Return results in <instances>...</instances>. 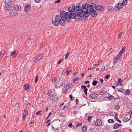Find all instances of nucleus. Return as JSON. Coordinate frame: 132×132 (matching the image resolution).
<instances>
[{
  "instance_id": "nucleus-1",
  "label": "nucleus",
  "mask_w": 132,
  "mask_h": 132,
  "mask_svg": "<svg viewBox=\"0 0 132 132\" xmlns=\"http://www.w3.org/2000/svg\"><path fill=\"white\" fill-rule=\"evenodd\" d=\"M93 5H89L87 3H83L82 5V8L79 6H74V8L73 9L76 11L77 14V17L78 19H80L81 18L86 16V14L87 12H89L94 9L95 5L94 4ZM72 8L69 9L70 10L72 11Z\"/></svg>"
},
{
  "instance_id": "nucleus-2",
  "label": "nucleus",
  "mask_w": 132,
  "mask_h": 132,
  "mask_svg": "<svg viewBox=\"0 0 132 132\" xmlns=\"http://www.w3.org/2000/svg\"><path fill=\"white\" fill-rule=\"evenodd\" d=\"M70 8H74V7H70L68 8V9L69 12H67L65 11H62L60 13V15L59 16L61 17V18H64V21L65 20L67 22H69L70 21V18L74 19L76 18L77 20H78V17H77V14H76V10L72 9V11L70 10L69 9Z\"/></svg>"
},
{
  "instance_id": "nucleus-3",
  "label": "nucleus",
  "mask_w": 132,
  "mask_h": 132,
  "mask_svg": "<svg viewBox=\"0 0 132 132\" xmlns=\"http://www.w3.org/2000/svg\"><path fill=\"white\" fill-rule=\"evenodd\" d=\"M55 19L52 21L53 24L55 26H58L60 24L62 26H64L65 24L64 19L61 18V17L59 15H56Z\"/></svg>"
},
{
  "instance_id": "nucleus-4",
  "label": "nucleus",
  "mask_w": 132,
  "mask_h": 132,
  "mask_svg": "<svg viewBox=\"0 0 132 132\" xmlns=\"http://www.w3.org/2000/svg\"><path fill=\"white\" fill-rule=\"evenodd\" d=\"M97 14V13L96 10H93L91 12H87L86 14V16L85 17H87L90 15H91V16L93 17L96 16Z\"/></svg>"
},
{
  "instance_id": "nucleus-5",
  "label": "nucleus",
  "mask_w": 132,
  "mask_h": 132,
  "mask_svg": "<svg viewBox=\"0 0 132 132\" xmlns=\"http://www.w3.org/2000/svg\"><path fill=\"white\" fill-rule=\"evenodd\" d=\"M131 116L130 113H128L125 115L123 119V121L125 122H127L129 120L131 119Z\"/></svg>"
},
{
  "instance_id": "nucleus-6",
  "label": "nucleus",
  "mask_w": 132,
  "mask_h": 132,
  "mask_svg": "<svg viewBox=\"0 0 132 132\" xmlns=\"http://www.w3.org/2000/svg\"><path fill=\"white\" fill-rule=\"evenodd\" d=\"M58 98L57 95L55 93L53 94L52 96H50L48 99L50 101H56Z\"/></svg>"
},
{
  "instance_id": "nucleus-7",
  "label": "nucleus",
  "mask_w": 132,
  "mask_h": 132,
  "mask_svg": "<svg viewBox=\"0 0 132 132\" xmlns=\"http://www.w3.org/2000/svg\"><path fill=\"white\" fill-rule=\"evenodd\" d=\"M63 83V81L61 79H59L55 84V88H57L60 87L62 85Z\"/></svg>"
},
{
  "instance_id": "nucleus-8",
  "label": "nucleus",
  "mask_w": 132,
  "mask_h": 132,
  "mask_svg": "<svg viewBox=\"0 0 132 132\" xmlns=\"http://www.w3.org/2000/svg\"><path fill=\"white\" fill-rule=\"evenodd\" d=\"M72 86V84L71 83L68 82L65 84L64 86V87L66 89L70 88Z\"/></svg>"
},
{
  "instance_id": "nucleus-9",
  "label": "nucleus",
  "mask_w": 132,
  "mask_h": 132,
  "mask_svg": "<svg viewBox=\"0 0 132 132\" xmlns=\"http://www.w3.org/2000/svg\"><path fill=\"white\" fill-rule=\"evenodd\" d=\"M42 57L43 55L42 54L38 55L34 59V61L36 63L38 62V61L42 58Z\"/></svg>"
},
{
  "instance_id": "nucleus-10",
  "label": "nucleus",
  "mask_w": 132,
  "mask_h": 132,
  "mask_svg": "<svg viewBox=\"0 0 132 132\" xmlns=\"http://www.w3.org/2000/svg\"><path fill=\"white\" fill-rule=\"evenodd\" d=\"M122 57V56L119 54L117 56L115 57V58L114 59L113 62L114 63H117V61L119 60Z\"/></svg>"
},
{
  "instance_id": "nucleus-11",
  "label": "nucleus",
  "mask_w": 132,
  "mask_h": 132,
  "mask_svg": "<svg viewBox=\"0 0 132 132\" xmlns=\"http://www.w3.org/2000/svg\"><path fill=\"white\" fill-rule=\"evenodd\" d=\"M18 53V52H17V51L16 50L12 52L10 55L12 57H14L17 56Z\"/></svg>"
},
{
  "instance_id": "nucleus-12",
  "label": "nucleus",
  "mask_w": 132,
  "mask_h": 132,
  "mask_svg": "<svg viewBox=\"0 0 132 132\" xmlns=\"http://www.w3.org/2000/svg\"><path fill=\"white\" fill-rule=\"evenodd\" d=\"M102 123L101 120L100 119H97L95 122V124L97 126H100L102 125Z\"/></svg>"
},
{
  "instance_id": "nucleus-13",
  "label": "nucleus",
  "mask_w": 132,
  "mask_h": 132,
  "mask_svg": "<svg viewBox=\"0 0 132 132\" xmlns=\"http://www.w3.org/2000/svg\"><path fill=\"white\" fill-rule=\"evenodd\" d=\"M98 96V94L97 93H93L90 95L89 97L91 99H94L96 98Z\"/></svg>"
},
{
  "instance_id": "nucleus-14",
  "label": "nucleus",
  "mask_w": 132,
  "mask_h": 132,
  "mask_svg": "<svg viewBox=\"0 0 132 132\" xmlns=\"http://www.w3.org/2000/svg\"><path fill=\"white\" fill-rule=\"evenodd\" d=\"M95 9L96 10L100 11L103 10V7L100 5H95Z\"/></svg>"
},
{
  "instance_id": "nucleus-15",
  "label": "nucleus",
  "mask_w": 132,
  "mask_h": 132,
  "mask_svg": "<svg viewBox=\"0 0 132 132\" xmlns=\"http://www.w3.org/2000/svg\"><path fill=\"white\" fill-rule=\"evenodd\" d=\"M31 7L30 5L28 4L26 5L24 8V11L26 12H28L30 9Z\"/></svg>"
},
{
  "instance_id": "nucleus-16",
  "label": "nucleus",
  "mask_w": 132,
  "mask_h": 132,
  "mask_svg": "<svg viewBox=\"0 0 132 132\" xmlns=\"http://www.w3.org/2000/svg\"><path fill=\"white\" fill-rule=\"evenodd\" d=\"M10 5L6 4L4 7V10L6 11H9L10 10Z\"/></svg>"
},
{
  "instance_id": "nucleus-17",
  "label": "nucleus",
  "mask_w": 132,
  "mask_h": 132,
  "mask_svg": "<svg viewBox=\"0 0 132 132\" xmlns=\"http://www.w3.org/2000/svg\"><path fill=\"white\" fill-rule=\"evenodd\" d=\"M123 5L122 3H118L117 5H116L115 7H116L117 8L120 9L123 7Z\"/></svg>"
},
{
  "instance_id": "nucleus-18",
  "label": "nucleus",
  "mask_w": 132,
  "mask_h": 132,
  "mask_svg": "<svg viewBox=\"0 0 132 132\" xmlns=\"http://www.w3.org/2000/svg\"><path fill=\"white\" fill-rule=\"evenodd\" d=\"M13 9L15 10L20 11L21 9V7L19 5H16L14 6Z\"/></svg>"
},
{
  "instance_id": "nucleus-19",
  "label": "nucleus",
  "mask_w": 132,
  "mask_h": 132,
  "mask_svg": "<svg viewBox=\"0 0 132 132\" xmlns=\"http://www.w3.org/2000/svg\"><path fill=\"white\" fill-rule=\"evenodd\" d=\"M122 126L121 124H115L114 125L113 128L114 129H116L118 128L119 127Z\"/></svg>"
},
{
  "instance_id": "nucleus-20",
  "label": "nucleus",
  "mask_w": 132,
  "mask_h": 132,
  "mask_svg": "<svg viewBox=\"0 0 132 132\" xmlns=\"http://www.w3.org/2000/svg\"><path fill=\"white\" fill-rule=\"evenodd\" d=\"M126 48V46H125L123 47L122 48V49L120 51V52L119 54L120 55H121L122 56V54L123 53L125 52Z\"/></svg>"
},
{
  "instance_id": "nucleus-21",
  "label": "nucleus",
  "mask_w": 132,
  "mask_h": 132,
  "mask_svg": "<svg viewBox=\"0 0 132 132\" xmlns=\"http://www.w3.org/2000/svg\"><path fill=\"white\" fill-rule=\"evenodd\" d=\"M29 87V85L27 84H25L24 87V89L26 90H28Z\"/></svg>"
},
{
  "instance_id": "nucleus-22",
  "label": "nucleus",
  "mask_w": 132,
  "mask_h": 132,
  "mask_svg": "<svg viewBox=\"0 0 132 132\" xmlns=\"http://www.w3.org/2000/svg\"><path fill=\"white\" fill-rule=\"evenodd\" d=\"M12 0H5L4 3L5 4L10 5Z\"/></svg>"
},
{
  "instance_id": "nucleus-23",
  "label": "nucleus",
  "mask_w": 132,
  "mask_h": 132,
  "mask_svg": "<svg viewBox=\"0 0 132 132\" xmlns=\"http://www.w3.org/2000/svg\"><path fill=\"white\" fill-rule=\"evenodd\" d=\"M28 112V111L27 109H25L24 110V114H23V115H24L23 118H24V119H25V118L26 117V114H27Z\"/></svg>"
},
{
  "instance_id": "nucleus-24",
  "label": "nucleus",
  "mask_w": 132,
  "mask_h": 132,
  "mask_svg": "<svg viewBox=\"0 0 132 132\" xmlns=\"http://www.w3.org/2000/svg\"><path fill=\"white\" fill-rule=\"evenodd\" d=\"M124 93L126 95H129L130 94V90L129 89H127L125 91Z\"/></svg>"
},
{
  "instance_id": "nucleus-25",
  "label": "nucleus",
  "mask_w": 132,
  "mask_h": 132,
  "mask_svg": "<svg viewBox=\"0 0 132 132\" xmlns=\"http://www.w3.org/2000/svg\"><path fill=\"white\" fill-rule=\"evenodd\" d=\"M87 127L86 126H84L82 128V131L83 132H86L87 131Z\"/></svg>"
},
{
  "instance_id": "nucleus-26",
  "label": "nucleus",
  "mask_w": 132,
  "mask_h": 132,
  "mask_svg": "<svg viewBox=\"0 0 132 132\" xmlns=\"http://www.w3.org/2000/svg\"><path fill=\"white\" fill-rule=\"evenodd\" d=\"M108 123H113L114 122V121L113 119H109L108 120Z\"/></svg>"
},
{
  "instance_id": "nucleus-27",
  "label": "nucleus",
  "mask_w": 132,
  "mask_h": 132,
  "mask_svg": "<svg viewBox=\"0 0 132 132\" xmlns=\"http://www.w3.org/2000/svg\"><path fill=\"white\" fill-rule=\"evenodd\" d=\"M127 3V0H124L122 2V3L123 5L124 6L126 5Z\"/></svg>"
},
{
  "instance_id": "nucleus-28",
  "label": "nucleus",
  "mask_w": 132,
  "mask_h": 132,
  "mask_svg": "<svg viewBox=\"0 0 132 132\" xmlns=\"http://www.w3.org/2000/svg\"><path fill=\"white\" fill-rule=\"evenodd\" d=\"M105 69V67L103 65L101 68L100 72H103L104 71Z\"/></svg>"
},
{
  "instance_id": "nucleus-29",
  "label": "nucleus",
  "mask_w": 132,
  "mask_h": 132,
  "mask_svg": "<svg viewBox=\"0 0 132 132\" xmlns=\"http://www.w3.org/2000/svg\"><path fill=\"white\" fill-rule=\"evenodd\" d=\"M108 94L109 95H110L109 93H108L106 92H105L103 94L102 96H103V97L106 98L107 97V96H105L107 95Z\"/></svg>"
},
{
  "instance_id": "nucleus-30",
  "label": "nucleus",
  "mask_w": 132,
  "mask_h": 132,
  "mask_svg": "<svg viewBox=\"0 0 132 132\" xmlns=\"http://www.w3.org/2000/svg\"><path fill=\"white\" fill-rule=\"evenodd\" d=\"M114 98V97L112 95H110L108 98V99L109 100L113 99Z\"/></svg>"
},
{
  "instance_id": "nucleus-31",
  "label": "nucleus",
  "mask_w": 132,
  "mask_h": 132,
  "mask_svg": "<svg viewBox=\"0 0 132 132\" xmlns=\"http://www.w3.org/2000/svg\"><path fill=\"white\" fill-rule=\"evenodd\" d=\"M97 81H96L94 80L92 82V85L94 86H95L97 84Z\"/></svg>"
},
{
  "instance_id": "nucleus-32",
  "label": "nucleus",
  "mask_w": 132,
  "mask_h": 132,
  "mask_svg": "<svg viewBox=\"0 0 132 132\" xmlns=\"http://www.w3.org/2000/svg\"><path fill=\"white\" fill-rule=\"evenodd\" d=\"M51 121V120H48L47 121H46L45 122L46 124H47V126H49L50 124V122Z\"/></svg>"
},
{
  "instance_id": "nucleus-33",
  "label": "nucleus",
  "mask_w": 132,
  "mask_h": 132,
  "mask_svg": "<svg viewBox=\"0 0 132 132\" xmlns=\"http://www.w3.org/2000/svg\"><path fill=\"white\" fill-rule=\"evenodd\" d=\"M68 68L67 69V70H66V75L68 76V75L69 73L71 72L72 70H70V71H69L68 70V68Z\"/></svg>"
},
{
  "instance_id": "nucleus-34",
  "label": "nucleus",
  "mask_w": 132,
  "mask_h": 132,
  "mask_svg": "<svg viewBox=\"0 0 132 132\" xmlns=\"http://www.w3.org/2000/svg\"><path fill=\"white\" fill-rule=\"evenodd\" d=\"M38 75H37L36 76V78L35 80V83H36L37 82V81L38 79Z\"/></svg>"
},
{
  "instance_id": "nucleus-35",
  "label": "nucleus",
  "mask_w": 132,
  "mask_h": 132,
  "mask_svg": "<svg viewBox=\"0 0 132 132\" xmlns=\"http://www.w3.org/2000/svg\"><path fill=\"white\" fill-rule=\"evenodd\" d=\"M79 79V78L78 77H76L75 78L73 79V83H75V81L77 80V79Z\"/></svg>"
},
{
  "instance_id": "nucleus-36",
  "label": "nucleus",
  "mask_w": 132,
  "mask_h": 132,
  "mask_svg": "<svg viewBox=\"0 0 132 132\" xmlns=\"http://www.w3.org/2000/svg\"><path fill=\"white\" fill-rule=\"evenodd\" d=\"M52 90H50L48 91L47 94L48 96H50V95L52 94Z\"/></svg>"
},
{
  "instance_id": "nucleus-37",
  "label": "nucleus",
  "mask_w": 132,
  "mask_h": 132,
  "mask_svg": "<svg viewBox=\"0 0 132 132\" xmlns=\"http://www.w3.org/2000/svg\"><path fill=\"white\" fill-rule=\"evenodd\" d=\"M92 119V117L91 116H89L87 120L89 122H90L91 120Z\"/></svg>"
},
{
  "instance_id": "nucleus-38",
  "label": "nucleus",
  "mask_w": 132,
  "mask_h": 132,
  "mask_svg": "<svg viewBox=\"0 0 132 132\" xmlns=\"http://www.w3.org/2000/svg\"><path fill=\"white\" fill-rule=\"evenodd\" d=\"M117 89L118 91H119V92H121L122 93H123V90L122 89V88H120V89L117 88Z\"/></svg>"
},
{
  "instance_id": "nucleus-39",
  "label": "nucleus",
  "mask_w": 132,
  "mask_h": 132,
  "mask_svg": "<svg viewBox=\"0 0 132 132\" xmlns=\"http://www.w3.org/2000/svg\"><path fill=\"white\" fill-rule=\"evenodd\" d=\"M41 111H38L36 113V115H37L38 114V115H41V114L40 113V112H41Z\"/></svg>"
},
{
  "instance_id": "nucleus-40",
  "label": "nucleus",
  "mask_w": 132,
  "mask_h": 132,
  "mask_svg": "<svg viewBox=\"0 0 132 132\" xmlns=\"http://www.w3.org/2000/svg\"><path fill=\"white\" fill-rule=\"evenodd\" d=\"M87 90H88V89L87 88H86V89H85L84 90V92L85 94L86 95H87Z\"/></svg>"
},
{
  "instance_id": "nucleus-41",
  "label": "nucleus",
  "mask_w": 132,
  "mask_h": 132,
  "mask_svg": "<svg viewBox=\"0 0 132 132\" xmlns=\"http://www.w3.org/2000/svg\"><path fill=\"white\" fill-rule=\"evenodd\" d=\"M120 106L118 105H116L115 107V109L117 110L119 109H120Z\"/></svg>"
},
{
  "instance_id": "nucleus-42",
  "label": "nucleus",
  "mask_w": 132,
  "mask_h": 132,
  "mask_svg": "<svg viewBox=\"0 0 132 132\" xmlns=\"http://www.w3.org/2000/svg\"><path fill=\"white\" fill-rule=\"evenodd\" d=\"M122 34V32H120V34H119V35L118 37V38H121V37Z\"/></svg>"
},
{
  "instance_id": "nucleus-43",
  "label": "nucleus",
  "mask_w": 132,
  "mask_h": 132,
  "mask_svg": "<svg viewBox=\"0 0 132 132\" xmlns=\"http://www.w3.org/2000/svg\"><path fill=\"white\" fill-rule=\"evenodd\" d=\"M35 2L37 3H40L41 0H34Z\"/></svg>"
},
{
  "instance_id": "nucleus-44",
  "label": "nucleus",
  "mask_w": 132,
  "mask_h": 132,
  "mask_svg": "<svg viewBox=\"0 0 132 132\" xmlns=\"http://www.w3.org/2000/svg\"><path fill=\"white\" fill-rule=\"evenodd\" d=\"M81 88L84 89H86V87L84 85H81Z\"/></svg>"
},
{
  "instance_id": "nucleus-45",
  "label": "nucleus",
  "mask_w": 132,
  "mask_h": 132,
  "mask_svg": "<svg viewBox=\"0 0 132 132\" xmlns=\"http://www.w3.org/2000/svg\"><path fill=\"white\" fill-rule=\"evenodd\" d=\"M121 78H120V79H118V83H121V82L122 81V80H121Z\"/></svg>"
},
{
  "instance_id": "nucleus-46",
  "label": "nucleus",
  "mask_w": 132,
  "mask_h": 132,
  "mask_svg": "<svg viewBox=\"0 0 132 132\" xmlns=\"http://www.w3.org/2000/svg\"><path fill=\"white\" fill-rule=\"evenodd\" d=\"M81 123H79L77 125H76V127H79L80 126H81Z\"/></svg>"
},
{
  "instance_id": "nucleus-47",
  "label": "nucleus",
  "mask_w": 132,
  "mask_h": 132,
  "mask_svg": "<svg viewBox=\"0 0 132 132\" xmlns=\"http://www.w3.org/2000/svg\"><path fill=\"white\" fill-rule=\"evenodd\" d=\"M110 76V75H106L105 76V78L106 79H108L109 77Z\"/></svg>"
},
{
  "instance_id": "nucleus-48",
  "label": "nucleus",
  "mask_w": 132,
  "mask_h": 132,
  "mask_svg": "<svg viewBox=\"0 0 132 132\" xmlns=\"http://www.w3.org/2000/svg\"><path fill=\"white\" fill-rule=\"evenodd\" d=\"M57 79V78L56 77H55L54 79H52V81L53 82H55Z\"/></svg>"
},
{
  "instance_id": "nucleus-49",
  "label": "nucleus",
  "mask_w": 132,
  "mask_h": 132,
  "mask_svg": "<svg viewBox=\"0 0 132 132\" xmlns=\"http://www.w3.org/2000/svg\"><path fill=\"white\" fill-rule=\"evenodd\" d=\"M63 60V59H62L61 60H59L58 62V63H57L58 64V65L59 64L61 63V62Z\"/></svg>"
},
{
  "instance_id": "nucleus-50",
  "label": "nucleus",
  "mask_w": 132,
  "mask_h": 132,
  "mask_svg": "<svg viewBox=\"0 0 132 132\" xmlns=\"http://www.w3.org/2000/svg\"><path fill=\"white\" fill-rule=\"evenodd\" d=\"M69 54V52H68L66 54L65 56V59H67L68 57V55Z\"/></svg>"
},
{
  "instance_id": "nucleus-51",
  "label": "nucleus",
  "mask_w": 132,
  "mask_h": 132,
  "mask_svg": "<svg viewBox=\"0 0 132 132\" xmlns=\"http://www.w3.org/2000/svg\"><path fill=\"white\" fill-rule=\"evenodd\" d=\"M69 97L70 98L71 100H72V98H73V97H72V95H69Z\"/></svg>"
},
{
  "instance_id": "nucleus-52",
  "label": "nucleus",
  "mask_w": 132,
  "mask_h": 132,
  "mask_svg": "<svg viewBox=\"0 0 132 132\" xmlns=\"http://www.w3.org/2000/svg\"><path fill=\"white\" fill-rule=\"evenodd\" d=\"M99 80H100V82L101 83L103 82V79L102 78L100 79H99Z\"/></svg>"
},
{
  "instance_id": "nucleus-53",
  "label": "nucleus",
  "mask_w": 132,
  "mask_h": 132,
  "mask_svg": "<svg viewBox=\"0 0 132 132\" xmlns=\"http://www.w3.org/2000/svg\"><path fill=\"white\" fill-rule=\"evenodd\" d=\"M44 47V44L43 43H41L40 45V47L41 48H43Z\"/></svg>"
},
{
  "instance_id": "nucleus-54",
  "label": "nucleus",
  "mask_w": 132,
  "mask_h": 132,
  "mask_svg": "<svg viewBox=\"0 0 132 132\" xmlns=\"http://www.w3.org/2000/svg\"><path fill=\"white\" fill-rule=\"evenodd\" d=\"M114 119L116 121H117V120L119 119L117 117H114Z\"/></svg>"
},
{
  "instance_id": "nucleus-55",
  "label": "nucleus",
  "mask_w": 132,
  "mask_h": 132,
  "mask_svg": "<svg viewBox=\"0 0 132 132\" xmlns=\"http://www.w3.org/2000/svg\"><path fill=\"white\" fill-rule=\"evenodd\" d=\"M84 83L85 84H88V83H90V82L89 81H85L84 82Z\"/></svg>"
},
{
  "instance_id": "nucleus-56",
  "label": "nucleus",
  "mask_w": 132,
  "mask_h": 132,
  "mask_svg": "<svg viewBox=\"0 0 132 132\" xmlns=\"http://www.w3.org/2000/svg\"><path fill=\"white\" fill-rule=\"evenodd\" d=\"M67 107V106L66 105H65L62 108V110H65L66 108Z\"/></svg>"
},
{
  "instance_id": "nucleus-57",
  "label": "nucleus",
  "mask_w": 132,
  "mask_h": 132,
  "mask_svg": "<svg viewBox=\"0 0 132 132\" xmlns=\"http://www.w3.org/2000/svg\"><path fill=\"white\" fill-rule=\"evenodd\" d=\"M72 126V123H70L68 125V127H71Z\"/></svg>"
},
{
  "instance_id": "nucleus-58",
  "label": "nucleus",
  "mask_w": 132,
  "mask_h": 132,
  "mask_svg": "<svg viewBox=\"0 0 132 132\" xmlns=\"http://www.w3.org/2000/svg\"><path fill=\"white\" fill-rule=\"evenodd\" d=\"M79 101V100L78 99H76L75 100V102L76 103V104H77V103Z\"/></svg>"
},
{
  "instance_id": "nucleus-59",
  "label": "nucleus",
  "mask_w": 132,
  "mask_h": 132,
  "mask_svg": "<svg viewBox=\"0 0 132 132\" xmlns=\"http://www.w3.org/2000/svg\"><path fill=\"white\" fill-rule=\"evenodd\" d=\"M60 0H57V1H55V2L57 3H59L60 2Z\"/></svg>"
},
{
  "instance_id": "nucleus-60",
  "label": "nucleus",
  "mask_w": 132,
  "mask_h": 132,
  "mask_svg": "<svg viewBox=\"0 0 132 132\" xmlns=\"http://www.w3.org/2000/svg\"><path fill=\"white\" fill-rule=\"evenodd\" d=\"M119 98V97H114V100H118V99H120V98Z\"/></svg>"
},
{
  "instance_id": "nucleus-61",
  "label": "nucleus",
  "mask_w": 132,
  "mask_h": 132,
  "mask_svg": "<svg viewBox=\"0 0 132 132\" xmlns=\"http://www.w3.org/2000/svg\"><path fill=\"white\" fill-rule=\"evenodd\" d=\"M117 121L119 122V123H121V121L119 119H118V120Z\"/></svg>"
},
{
  "instance_id": "nucleus-62",
  "label": "nucleus",
  "mask_w": 132,
  "mask_h": 132,
  "mask_svg": "<svg viewBox=\"0 0 132 132\" xmlns=\"http://www.w3.org/2000/svg\"><path fill=\"white\" fill-rule=\"evenodd\" d=\"M67 90H68L67 89H65L64 90L63 92L64 93H66V92H67Z\"/></svg>"
},
{
  "instance_id": "nucleus-63",
  "label": "nucleus",
  "mask_w": 132,
  "mask_h": 132,
  "mask_svg": "<svg viewBox=\"0 0 132 132\" xmlns=\"http://www.w3.org/2000/svg\"><path fill=\"white\" fill-rule=\"evenodd\" d=\"M64 104V103H63L62 104H60V107H61Z\"/></svg>"
},
{
  "instance_id": "nucleus-64",
  "label": "nucleus",
  "mask_w": 132,
  "mask_h": 132,
  "mask_svg": "<svg viewBox=\"0 0 132 132\" xmlns=\"http://www.w3.org/2000/svg\"><path fill=\"white\" fill-rule=\"evenodd\" d=\"M90 87V85L89 84H88L87 86V87L88 88H89Z\"/></svg>"
}]
</instances>
